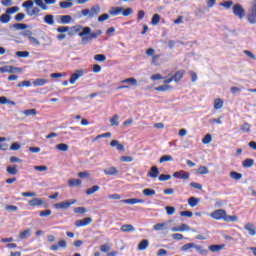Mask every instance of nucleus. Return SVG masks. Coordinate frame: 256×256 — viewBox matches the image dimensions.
I'll use <instances>...</instances> for the list:
<instances>
[{
	"label": "nucleus",
	"instance_id": "f257e3e1",
	"mask_svg": "<svg viewBox=\"0 0 256 256\" xmlns=\"http://www.w3.org/2000/svg\"><path fill=\"white\" fill-rule=\"evenodd\" d=\"M210 217H212V219H215L216 221H225L226 223H235L239 221V218L237 216L227 215V211H225L224 209H218L213 211L210 214Z\"/></svg>",
	"mask_w": 256,
	"mask_h": 256
},
{
	"label": "nucleus",
	"instance_id": "f03ea898",
	"mask_svg": "<svg viewBox=\"0 0 256 256\" xmlns=\"http://www.w3.org/2000/svg\"><path fill=\"white\" fill-rule=\"evenodd\" d=\"M76 33H78V37H81L83 39V37L91 33V27H83L82 25H75L70 27V32H68V35H75Z\"/></svg>",
	"mask_w": 256,
	"mask_h": 256
},
{
	"label": "nucleus",
	"instance_id": "7ed1b4c3",
	"mask_svg": "<svg viewBox=\"0 0 256 256\" xmlns=\"http://www.w3.org/2000/svg\"><path fill=\"white\" fill-rule=\"evenodd\" d=\"M99 13H101V6H99V4L92 6L90 9L86 8L81 11L82 17H88V19L97 17Z\"/></svg>",
	"mask_w": 256,
	"mask_h": 256
},
{
	"label": "nucleus",
	"instance_id": "20e7f679",
	"mask_svg": "<svg viewBox=\"0 0 256 256\" xmlns=\"http://www.w3.org/2000/svg\"><path fill=\"white\" fill-rule=\"evenodd\" d=\"M103 31L96 30L95 32H91L88 34V36H84L81 39V45H87V43H91L93 39H97L100 35H102Z\"/></svg>",
	"mask_w": 256,
	"mask_h": 256
},
{
	"label": "nucleus",
	"instance_id": "39448f33",
	"mask_svg": "<svg viewBox=\"0 0 256 256\" xmlns=\"http://www.w3.org/2000/svg\"><path fill=\"white\" fill-rule=\"evenodd\" d=\"M248 23L255 25L256 23V1L252 2V7L248 10L247 14Z\"/></svg>",
	"mask_w": 256,
	"mask_h": 256
},
{
	"label": "nucleus",
	"instance_id": "423d86ee",
	"mask_svg": "<svg viewBox=\"0 0 256 256\" xmlns=\"http://www.w3.org/2000/svg\"><path fill=\"white\" fill-rule=\"evenodd\" d=\"M76 203H77V200H75V199L68 200V201H63V202L54 204V208H56V209H69V207H71V205H75Z\"/></svg>",
	"mask_w": 256,
	"mask_h": 256
},
{
	"label": "nucleus",
	"instance_id": "0eeeda50",
	"mask_svg": "<svg viewBox=\"0 0 256 256\" xmlns=\"http://www.w3.org/2000/svg\"><path fill=\"white\" fill-rule=\"evenodd\" d=\"M232 11L234 15L240 19H243L245 17V9H243V6L241 4H236L232 7Z\"/></svg>",
	"mask_w": 256,
	"mask_h": 256
},
{
	"label": "nucleus",
	"instance_id": "6e6552de",
	"mask_svg": "<svg viewBox=\"0 0 256 256\" xmlns=\"http://www.w3.org/2000/svg\"><path fill=\"white\" fill-rule=\"evenodd\" d=\"M84 74L85 72L83 70H76L70 77V84L75 85V83H77V81H79Z\"/></svg>",
	"mask_w": 256,
	"mask_h": 256
},
{
	"label": "nucleus",
	"instance_id": "1a4fd4ad",
	"mask_svg": "<svg viewBox=\"0 0 256 256\" xmlns=\"http://www.w3.org/2000/svg\"><path fill=\"white\" fill-rule=\"evenodd\" d=\"M61 249H67V241L59 240L57 244L50 246V251H61Z\"/></svg>",
	"mask_w": 256,
	"mask_h": 256
},
{
	"label": "nucleus",
	"instance_id": "9d476101",
	"mask_svg": "<svg viewBox=\"0 0 256 256\" xmlns=\"http://www.w3.org/2000/svg\"><path fill=\"white\" fill-rule=\"evenodd\" d=\"M57 19L60 25H69V23L73 21V17H71V15H60L57 16Z\"/></svg>",
	"mask_w": 256,
	"mask_h": 256
},
{
	"label": "nucleus",
	"instance_id": "9b49d317",
	"mask_svg": "<svg viewBox=\"0 0 256 256\" xmlns=\"http://www.w3.org/2000/svg\"><path fill=\"white\" fill-rule=\"evenodd\" d=\"M91 223H93V219L91 217H87L82 220H76L75 226L76 227H87V225H91Z\"/></svg>",
	"mask_w": 256,
	"mask_h": 256
},
{
	"label": "nucleus",
	"instance_id": "f8f14e48",
	"mask_svg": "<svg viewBox=\"0 0 256 256\" xmlns=\"http://www.w3.org/2000/svg\"><path fill=\"white\" fill-rule=\"evenodd\" d=\"M26 13L29 17H39V13H41V9H39V6L33 7L32 9H27Z\"/></svg>",
	"mask_w": 256,
	"mask_h": 256
},
{
	"label": "nucleus",
	"instance_id": "ddd939ff",
	"mask_svg": "<svg viewBox=\"0 0 256 256\" xmlns=\"http://www.w3.org/2000/svg\"><path fill=\"white\" fill-rule=\"evenodd\" d=\"M124 8L123 7H112L109 9V14L112 17H117V15H121V13H123Z\"/></svg>",
	"mask_w": 256,
	"mask_h": 256
},
{
	"label": "nucleus",
	"instance_id": "4468645a",
	"mask_svg": "<svg viewBox=\"0 0 256 256\" xmlns=\"http://www.w3.org/2000/svg\"><path fill=\"white\" fill-rule=\"evenodd\" d=\"M148 177L151 179H157L159 177V168H157V166H152L150 173H148Z\"/></svg>",
	"mask_w": 256,
	"mask_h": 256
},
{
	"label": "nucleus",
	"instance_id": "2eb2a0df",
	"mask_svg": "<svg viewBox=\"0 0 256 256\" xmlns=\"http://www.w3.org/2000/svg\"><path fill=\"white\" fill-rule=\"evenodd\" d=\"M245 231H248L249 235H251V237H255L256 235V230H255V226H253L252 223H247L244 226Z\"/></svg>",
	"mask_w": 256,
	"mask_h": 256
},
{
	"label": "nucleus",
	"instance_id": "dca6fc26",
	"mask_svg": "<svg viewBox=\"0 0 256 256\" xmlns=\"http://www.w3.org/2000/svg\"><path fill=\"white\" fill-rule=\"evenodd\" d=\"M120 231H122V233H133L135 227L131 224H124L121 226Z\"/></svg>",
	"mask_w": 256,
	"mask_h": 256
},
{
	"label": "nucleus",
	"instance_id": "f3484780",
	"mask_svg": "<svg viewBox=\"0 0 256 256\" xmlns=\"http://www.w3.org/2000/svg\"><path fill=\"white\" fill-rule=\"evenodd\" d=\"M148 248H149V240L147 239H143L142 241H140L137 247L138 251H145Z\"/></svg>",
	"mask_w": 256,
	"mask_h": 256
},
{
	"label": "nucleus",
	"instance_id": "a211bd4d",
	"mask_svg": "<svg viewBox=\"0 0 256 256\" xmlns=\"http://www.w3.org/2000/svg\"><path fill=\"white\" fill-rule=\"evenodd\" d=\"M185 75V70H179L175 73V75L172 76V79L175 81V83H179L183 79V76Z\"/></svg>",
	"mask_w": 256,
	"mask_h": 256
},
{
	"label": "nucleus",
	"instance_id": "6ab92c4d",
	"mask_svg": "<svg viewBox=\"0 0 256 256\" xmlns=\"http://www.w3.org/2000/svg\"><path fill=\"white\" fill-rule=\"evenodd\" d=\"M104 174L111 176V175H119V170L115 167H109L103 170Z\"/></svg>",
	"mask_w": 256,
	"mask_h": 256
},
{
	"label": "nucleus",
	"instance_id": "aec40b11",
	"mask_svg": "<svg viewBox=\"0 0 256 256\" xmlns=\"http://www.w3.org/2000/svg\"><path fill=\"white\" fill-rule=\"evenodd\" d=\"M44 201L41 198H33L32 200L29 201V205L31 207H39L43 205Z\"/></svg>",
	"mask_w": 256,
	"mask_h": 256
},
{
	"label": "nucleus",
	"instance_id": "412c9836",
	"mask_svg": "<svg viewBox=\"0 0 256 256\" xmlns=\"http://www.w3.org/2000/svg\"><path fill=\"white\" fill-rule=\"evenodd\" d=\"M110 145L112 147H116L117 151H125V146L123 144H120L117 140H112L110 142Z\"/></svg>",
	"mask_w": 256,
	"mask_h": 256
},
{
	"label": "nucleus",
	"instance_id": "4be33fe9",
	"mask_svg": "<svg viewBox=\"0 0 256 256\" xmlns=\"http://www.w3.org/2000/svg\"><path fill=\"white\" fill-rule=\"evenodd\" d=\"M44 23L46 25H55V16L48 14L44 17Z\"/></svg>",
	"mask_w": 256,
	"mask_h": 256
},
{
	"label": "nucleus",
	"instance_id": "5701e85b",
	"mask_svg": "<svg viewBox=\"0 0 256 256\" xmlns=\"http://www.w3.org/2000/svg\"><path fill=\"white\" fill-rule=\"evenodd\" d=\"M169 223L163 222V223H158L153 226L154 231H165V227H167Z\"/></svg>",
	"mask_w": 256,
	"mask_h": 256
},
{
	"label": "nucleus",
	"instance_id": "b1692460",
	"mask_svg": "<svg viewBox=\"0 0 256 256\" xmlns=\"http://www.w3.org/2000/svg\"><path fill=\"white\" fill-rule=\"evenodd\" d=\"M33 2H35L36 7H40V9H42V11H47V9H49V7L43 3V0H32Z\"/></svg>",
	"mask_w": 256,
	"mask_h": 256
},
{
	"label": "nucleus",
	"instance_id": "393cba45",
	"mask_svg": "<svg viewBox=\"0 0 256 256\" xmlns=\"http://www.w3.org/2000/svg\"><path fill=\"white\" fill-rule=\"evenodd\" d=\"M9 21H11V15H9L7 12L0 16V23L6 25L7 23H9Z\"/></svg>",
	"mask_w": 256,
	"mask_h": 256
},
{
	"label": "nucleus",
	"instance_id": "a878e982",
	"mask_svg": "<svg viewBox=\"0 0 256 256\" xmlns=\"http://www.w3.org/2000/svg\"><path fill=\"white\" fill-rule=\"evenodd\" d=\"M47 79L39 78L33 81L34 87H43V85H46Z\"/></svg>",
	"mask_w": 256,
	"mask_h": 256
},
{
	"label": "nucleus",
	"instance_id": "bb28decb",
	"mask_svg": "<svg viewBox=\"0 0 256 256\" xmlns=\"http://www.w3.org/2000/svg\"><path fill=\"white\" fill-rule=\"evenodd\" d=\"M155 193V190L151 188H146L142 191V195H144V197H153Z\"/></svg>",
	"mask_w": 256,
	"mask_h": 256
},
{
	"label": "nucleus",
	"instance_id": "cd10ccee",
	"mask_svg": "<svg viewBox=\"0 0 256 256\" xmlns=\"http://www.w3.org/2000/svg\"><path fill=\"white\" fill-rule=\"evenodd\" d=\"M6 171L9 175H17V173H19V170L17 169L16 165L8 166L6 168Z\"/></svg>",
	"mask_w": 256,
	"mask_h": 256
},
{
	"label": "nucleus",
	"instance_id": "c85d7f7f",
	"mask_svg": "<svg viewBox=\"0 0 256 256\" xmlns=\"http://www.w3.org/2000/svg\"><path fill=\"white\" fill-rule=\"evenodd\" d=\"M28 237H31V229H26L19 234V239H28Z\"/></svg>",
	"mask_w": 256,
	"mask_h": 256
},
{
	"label": "nucleus",
	"instance_id": "c756f323",
	"mask_svg": "<svg viewBox=\"0 0 256 256\" xmlns=\"http://www.w3.org/2000/svg\"><path fill=\"white\" fill-rule=\"evenodd\" d=\"M199 198H195V197H190L188 199V205L190 207H197V205H199Z\"/></svg>",
	"mask_w": 256,
	"mask_h": 256
},
{
	"label": "nucleus",
	"instance_id": "7c9ffc66",
	"mask_svg": "<svg viewBox=\"0 0 256 256\" xmlns=\"http://www.w3.org/2000/svg\"><path fill=\"white\" fill-rule=\"evenodd\" d=\"M230 177H231V179H234L235 181H239L243 178V174L238 173L236 171H232V172H230Z\"/></svg>",
	"mask_w": 256,
	"mask_h": 256
},
{
	"label": "nucleus",
	"instance_id": "2f4dec72",
	"mask_svg": "<svg viewBox=\"0 0 256 256\" xmlns=\"http://www.w3.org/2000/svg\"><path fill=\"white\" fill-rule=\"evenodd\" d=\"M56 149L57 151L66 152V151H69V145L65 143H60L56 145Z\"/></svg>",
	"mask_w": 256,
	"mask_h": 256
},
{
	"label": "nucleus",
	"instance_id": "473e14b6",
	"mask_svg": "<svg viewBox=\"0 0 256 256\" xmlns=\"http://www.w3.org/2000/svg\"><path fill=\"white\" fill-rule=\"evenodd\" d=\"M171 161H173V156H171V155H164V156L160 157V159H159L160 164L161 163H169Z\"/></svg>",
	"mask_w": 256,
	"mask_h": 256
},
{
	"label": "nucleus",
	"instance_id": "72a5a7b5",
	"mask_svg": "<svg viewBox=\"0 0 256 256\" xmlns=\"http://www.w3.org/2000/svg\"><path fill=\"white\" fill-rule=\"evenodd\" d=\"M99 189H101V187H99L98 185H94L86 190V195H93V193H97Z\"/></svg>",
	"mask_w": 256,
	"mask_h": 256
},
{
	"label": "nucleus",
	"instance_id": "f704fd0d",
	"mask_svg": "<svg viewBox=\"0 0 256 256\" xmlns=\"http://www.w3.org/2000/svg\"><path fill=\"white\" fill-rule=\"evenodd\" d=\"M81 180L80 179H70L68 181L69 187H79L81 185Z\"/></svg>",
	"mask_w": 256,
	"mask_h": 256
},
{
	"label": "nucleus",
	"instance_id": "c9c22d12",
	"mask_svg": "<svg viewBox=\"0 0 256 256\" xmlns=\"http://www.w3.org/2000/svg\"><path fill=\"white\" fill-rule=\"evenodd\" d=\"M197 173L198 175H209V168H207V166H200Z\"/></svg>",
	"mask_w": 256,
	"mask_h": 256
},
{
	"label": "nucleus",
	"instance_id": "e433bc0d",
	"mask_svg": "<svg viewBox=\"0 0 256 256\" xmlns=\"http://www.w3.org/2000/svg\"><path fill=\"white\" fill-rule=\"evenodd\" d=\"M110 125L112 127H117L119 126V115L115 114L111 119H110Z\"/></svg>",
	"mask_w": 256,
	"mask_h": 256
},
{
	"label": "nucleus",
	"instance_id": "4c0bfd02",
	"mask_svg": "<svg viewBox=\"0 0 256 256\" xmlns=\"http://www.w3.org/2000/svg\"><path fill=\"white\" fill-rule=\"evenodd\" d=\"M28 41L33 45V47H41V42L33 36L28 38Z\"/></svg>",
	"mask_w": 256,
	"mask_h": 256
},
{
	"label": "nucleus",
	"instance_id": "58836bf2",
	"mask_svg": "<svg viewBox=\"0 0 256 256\" xmlns=\"http://www.w3.org/2000/svg\"><path fill=\"white\" fill-rule=\"evenodd\" d=\"M107 60V56L105 54H97L94 56V61H97L98 63H103Z\"/></svg>",
	"mask_w": 256,
	"mask_h": 256
},
{
	"label": "nucleus",
	"instance_id": "ea45409f",
	"mask_svg": "<svg viewBox=\"0 0 256 256\" xmlns=\"http://www.w3.org/2000/svg\"><path fill=\"white\" fill-rule=\"evenodd\" d=\"M121 83H129L133 87H137V79H135V78H126V79L122 80Z\"/></svg>",
	"mask_w": 256,
	"mask_h": 256
},
{
	"label": "nucleus",
	"instance_id": "a19ab883",
	"mask_svg": "<svg viewBox=\"0 0 256 256\" xmlns=\"http://www.w3.org/2000/svg\"><path fill=\"white\" fill-rule=\"evenodd\" d=\"M12 27H14V29H16L17 31H23L24 29H27V27L29 26L27 24L16 23L13 24Z\"/></svg>",
	"mask_w": 256,
	"mask_h": 256
},
{
	"label": "nucleus",
	"instance_id": "79ce46f5",
	"mask_svg": "<svg viewBox=\"0 0 256 256\" xmlns=\"http://www.w3.org/2000/svg\"><path fill=\"white\" fill-rule=\"evenodd\" d=\"M194 249L197 251V253H200V255H207V250L201 245L195 244Z\"/></svg>",
	"mask_w": 256,
	"mask_h": 256
},
{
	"label": "nucleus",
	"instance_id": "37998d69",
	"mask_svg": "<svg viewBox=\"0 0 256 256\" xmlns=\"http://www.w3.org/2000/svg\"><path fill=\"white\" fill-rule=\"evenodd\" d=\"M255 164V160L251 159V158H247L243 163V167L249 168V167H253V165Z\"/></svg>",
	"mask_w": 256,
	"mask_h": 256
},
{
	"label": "nucleus",
	"instance_id": "c03bdc74",
	"mask_svg": "<svg viewBox=\"0 0 256 256\" xmlns=\"http://www.w3.org/2000/svg\"><path fill=\"white\" fill-rule=\"evenodd\" d=\"M159 21H161V15L159 14H154L151 20V25H159Z\"/></svg>",
	"mask_w": 256,
	"mask_h": 256
},
{
	"label": "nucleus",
	"instance_id": "a18cd8bd",
	"mask_svg": "<svg viewBox=\"0 0 256 256\" xmlns=\"http://www.w3.org/2000/svg\"><path fill=\"white\" fill-rule=\"evenodd\" d=\"M223 249V245H210L209 251H212V253H218V251H221Z\"/></svg>",
	"mask_w": 256,
	"mask_h": 256
},
{
	"label": "nucleus",
	"instance_id": "49530a36",
	"mask_svg": "<svg viewBox=\"0 0 256 256\" xmlns=\"http://www.w3.org/2000/svg\"><path fill=\"white\" fill-rule=\"evenodd\" d=\"M57 33H67L69 31H71V27L69 26H59L57 29H56Z\"/></svg>",
	"mask_w": 256,
	"mask_h": 256
},
{
	"label": "nucleus",
	"instance_id": "de8ad7c7",
	"mask_svg": "<svg viewBox=\"0 0 256 256\" xmlns=\"http://www.w3.org/2000/svg\"><path fill=\"white\" fill-rule=\"evenodd\" d=\"M241 131H243L244 133H251V125L247 122H245L241 127H240Z\"/></svg>",
	"mask_w": 256,
	"mask_h": 256
},
{
	"label": "nucleus",
	"instance_id": "09e8293b",
	"mask_svg": "<svg viewBox=\"0 0 256 256\" xmlns=\"http://www.w3.org/2000/svg\"><path fill=\"white\" fill-rule=\"evenodd\" d=\"M121 203H126V205H137V198H130L121 200Z\"/></svg>",
	"mask_w": 256,
	"mask_h": 256
},
{
	"label": "nucleus",
	"instance_id": "8fccbe9b",
	"mask_svg": "<svg viewBox=\"0 0 256 256\" xmlns=\"http://www.w3.org/2000/svg\"><path fill=\"white\" fill-rule=\"evenodd\" d=\"M214 109H216V110L223 109V100H221L219 98L216 99L214 101Z\"/></svg>",
	"mask_w": 256,
	"mask_h": 256
},
{
	"label": "nucleus",
	"instance_id": "3c124183",
	"mask_svg": "<svg viewBox=\"0 0 256 256\" xmlns=\"http://www.w3.org/2000/svg\"><path fill=\"white\" fill-rule=\"evenodd\" d=\"M169 89H171V86L164 84V85L156 87L155 91L165 92V91H169Z\"/></svg>",
	"mask_w": 256,
	"mask_h": 256
},
{
	"label": "nucleus",
	"instance_id": "603ef678",
	"mask_svg": "<svg viewBox=\"0 0 256 256\" xmlns=\"http://www.w3.org/2000/svg\"><path fill=\"white\" fill-rule=\"evenodd\" d=\"M211 141H213V137L211 136V134H206L205 137L202 139L203 145H209Z\"/></svg>",
	"mask_w": 256,
	"mask_h": 256
},
{
	"label": "nucleus",
	"instance_id": "864d4df0",
	"mask_svg": "<svg viewBox=\"0 0 256 256\" xmlns=\"http://www.w3.org/2000/svg\"><path fill=\"white\" fill-rule=\"evenodd\" d=\"M189 249H195V243H186L182 246V251H189Z\"/></svg>",
	"mask_w": 256,
	"mask_h": 256
},
{
	"label": "nucleus",
	"instance_id": "5fc2aeb1",
	"mask_svg": "<svg viewBox=\"0 0 256 256\" xmlns=\"http://www.w3.org/2000/svg\"><path fill=\"white\" fill-rule=\"evenodd\" d=\"M16 56L20 57L22 59H27V57H29V52L28 51H17Z\"/></svg>",
	"mask_w": 256,
	"mask_h": 256
},
{
	"label": "nucleus",
	"instance_id": "6e6d98bb",
	"mask_svg": "<svg viewBox=\"0 0 256 256\" xmlns=\"http://www.w3.org/2000/svg\"><path fill=\"white\" fill-rule=\"evenodd\" d=\"M18 11H19V6H14V7L8 8V9L6 10V13H7L8 15H13V14H15V13H18Z\"/></svg>",
	"mask_w": 256,
	"mask_h": 256
},
{
	"label": "nucleus",
	"instance_id": "4d7b16f0",
	"mask_svg": "<svg viewBox=\"0 0 256 256\" xmlns=\"http://www.w3.org/2000/svg\"><path fill=\"white\" fill-rule=\"evenodd\" d=\"M33 5V0H28L22 4V7L27 11V9H32Z\"/></svg>",
	"mask_w": 256,
	"mask_h": 256
},
{
	"label": "nucleus",
	"instance_id": "13d9d810",
	"mask_svg": "<svg viewBox=\"0 0 256 256\" xmlns=\"http://www.w3.org/2000/svg\"><path fill=\"white\" fill-rule=\"evenodd\" d=\"M60 7L61 9H71V7H73V3L72 2H60Z\"/></svg>",
	"mask_w": 256,
	"mask_h": 256
},
{
	"label": "nucleus",
	"instance_id": "bf43d9fd",
	"mask_svg": "<svg viewBox=\"0 0 256 256\" xmlns=\"http://www.w3.org/2000/svg\"><path fill=\"white\" fill-rule=\"evenodd\" d=\"M23 115L26 117H31V115H37V110L35 109H28L23 112Z\"/></svg>",
	"mask_w": 256,
	"mask_h": 256
},
{
	"label": "nucleus",
	"instance_id": "052dcab7",
	"mask_svg": "<svg viewBox=\"0 0 256 256\" xmlns=\"http://www.w3.org/2000/svg\"><path fill=\"white\" fill-rule=\"evenodd\" d=\"M19 149H21V144H19V142H14V143L10 146V150H11V151H19Z\"/></svg>",
	"mask_w": 256,
	"mask_h": 256
},
{
	"label": "nucleus",
	"instance_id": "680f3d73",
	"mask_svg": "<svg viewBox=\"0 0 256 256\" xmlns=\"http://www.w3.org/2000/svg\"><path fill=\"white\" fill-rule=\"evenodd\" d=\"M165 211H166L167 215H174L175 207H173V206H166L165 207Z\"/></svg>",
	"mask_w": 256,
	"mask_h": 256
},
{
	"label": "nucleus",
	"instance_id": "e2e57ef3",
	"mask_svg": "<svg viewBox=\"0 0 256 256\" xmlns=\"http://www.w3.org/2000/svg\"><path fill=\"white\" fill-rule=\"evenodd\" d=\"M133 9L132 8H127L122 11L123 17H129V15H132Z\"/></svg>",
	"mask_w": 256,
	"mask_h": 256
},
{
	"label": "nucleus",
	"instance_id": "0e129e2a",
	"mask_svg": "<svg viewBox=\"0 0 256 256\" xmlns=\"http://www.w3.org/2000/svg\"><path fill=\"white\" fill-rule=\"evenodd\" d=\"M120 161H122L123 163H132L133 157H131V156H122L120 158Z\"/></svg>",
	"mask_w": 256,
	"mask_h": 256
},
{
	"label": "nucleus",
	"instance_id": "69168bd1",
	"mask_svg": "<svg viewBox=\"0 0 256 256\" xmlns=\"http://www.w3.org/2000/svg\"><path fill=\"white\" fill-rule=\"evenodd\" d=\"M158 179H159V181H169V179H171V175L161 174Z\"/></svg>",
	"mask_w": 256,
	"mask_h": 256
},
{
	"label": "nucleus",
	"instance_id": "338daca9",
	"mask_svg": "<svg viewBox=\"0 0 256 256\" xmlns=\"http://www.w3.org/2000/svg\"><path fill=\"white\" fill-rule=\"evenodd\" d=\"M109 14H102L98 17V22L99 23H103V21H107V19H109Z\"/></svg>",
	"mask_w": 256,
	"mask_h": 256
},
{
	"label": "nucleus",
	"instance_id": "774afa93",
	"mask_svg": "<svg viewBox=\"0 0 256 256\" xmlns=\"http://www.w3.org/2000/svg\"><path fill=\"white\" fill-rule=\"evenodd\" d=\"M21 71L23 70L19 67L10 66V73H21Z\"/></svg>",
	"mask_w": 256,
	"mask_h": 256
}]
</instances>
